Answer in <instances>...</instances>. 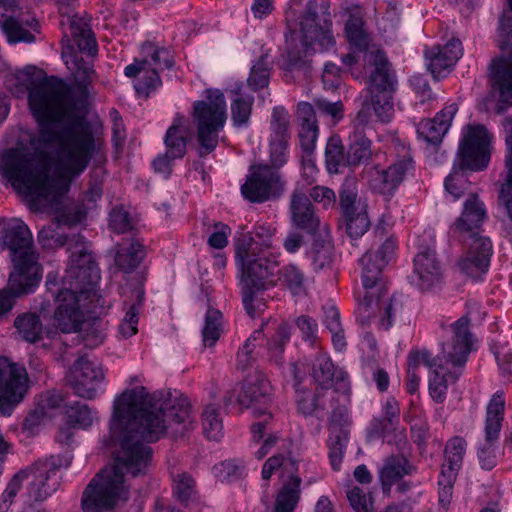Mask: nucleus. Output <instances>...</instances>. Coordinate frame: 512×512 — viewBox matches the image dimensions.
I'll use <instances>...</instances> for the list:
<instances>
[{
  "label": "nucleus",
  "mask_w": 512,
  "mask_h": 512,
  "mask_svg": "<svg viewBox=\"0 0 512 512\" xmlns=\"http://www.w3.org/2000/svg\"><path fill=\"white\" fill-rule=\"evenodd\" d=\"M38 241L44 248L68 246L71 254L63 288L55 296L53 323L63 333L80 331L85 313H95L101 299L97 292L100 270L94 257L79 234L67 236L52 228H43L38 233Z\"/></svg>",
  "instance_id": "nucleus-3"
},
{
  "label": "nucleus",
  "mask_w": 512,
  "mask_h": 512,
  "mask_svg": "<svg viewBox=\"0 0 512 512\" xmlns=\"http://www.w3.org/2000/svg\"><path fill=\"white\" fill-rule=\"evenodd\" d=\"M60 463L57 458L50 457L38 460L31 466L20 470L25 473L27 494L30 499L43 501L51 496L59 487L58 470Z\"/></svg>",
  "instance_id": "nucleus-18"
},
{
  "label": "nucleus",
  "mask_w": 512,
  "mask_h": 512,
  "mask_svg": "<svg viewBox=\"0 0 512 512\" xmlns=\"http://www.w3.org/2000/svg\"><path fill=\"white\" fill-rule=\"evenodd\" d=\"M457 475H453V473H443L440 472L438 485H439V491H438V500L440 506L447 510L453 495V485L456 480Z\"/></svg>",
  "instance_id": "nucleus-61"
},
{
  "label": "nucleus",
  "mask_w": 512,
  "mask_h": 512,
  "mask_svg": "<svg viewBox=\"0 0 512 512\" xmlns=\"http://www.w3.org/2000/svg\"><path fill=\"white\" fill-rule=\"evenodd\" d=\"M104 377V371L98 363L87 357H80L71 368L69 381L76 395L93 399Z\"/></svg>",
  "instance_id": "nucleus-23"
},
{
  "label": "nucleus",
  "mask_w": 512,
  "mask_h": 512,
  "mask_svg": "<svg viewBox=\"0 0 512 512\" xmlns=\"http://www.w3.org/2000/svg\"><path fill=\"white\" fill-rule=\"evenodd\" d=\"M224 406L233 413H241L251 407L252 400L249 393H246V383L235 386L227 391L223 397Z\"/></svg>",
  "instance_id": "nucleus-48"
},
{
  "label": "nucleus",
  "mask_w": 512,
  "mask_h": 512,
  "mask_svg": "<svg viewBox=\"0 0 512 512\" xmlns=\"http://www.w3.org/2000/svg\"><path fill=\"white\" fill-rule=\"evenodd\" d=\"M192 116L197 129L199 156L205 157L217 147L219 132L227 120L224 94L218 89H208L205 100L194 102Z\"/></svg>",
  "instance_id": "nucleus-7"
},
{
  "label": "nucleus",
  "mask_w": 512,
  "mask_h": 512,
  "mask_svg": "<svg viewBox=\"0 0 512 512\" xmlns=\"http://www.w3.org/2000/svg\"><path fill=\"white\" fill-rule=\"evenodd\" d=\"M505 131V169L502 177L503 182L499 192V202L505 207L510 220L512 221V116L503 120Z\"/></svg>",
  "instance_id": "nucleus-31"
},
{
  "label": "nucleus",
  "mask_w": 512,
  "mask_h": 512,
  "mask_svg": "<svg viewBox=\"0 0 512 512\" xmlns=\"http://www.w3.org/2000/svg\"><path fill=\"white\" fill-rule=\"evenodd\" d=\"M371 144V141L361 131H355L350 136V144L346 155L347 164L357 166L367 162L373 156L377 158L379 154L372 150Z\"/></svg>",
  "instance_id": "nucleus-35"
},
{
  "label": "nucleus",
  "mask_w": 512,
  "mask_h": 512,
  "mask_svg": "<svg viewBox=\"0 0 512 512\" xmlns=\"http://www.w3.org/2000/svg\"><path fill=\"white\" fill-rule=\"evenodd\" d=\"M363 289L364 294L359 298L356 309L357 322L362 326H368L372 319H376L379 329L389 330L402 312L401 301L388 295L387 282L385 290L381 292L373 289L372 293H368L367 288Z\"/></svg>",
  "instance_id": "nucleus-13"
},
{
  "label": "nucleus",
  "mask_w": 512,
  "mask_h": 512,
  "mask_svg": "<svg viewBox=\"0 0 512 512\" xmlns=\"http://www.w3.org/2000/svg\"><path fill=\"white\" fill-rule=\"evenodd\" d=\"M276 228L260 224L254 237L242 235L235 242V261L241 270L242 285L263 287L274 283V270L280 264L281 253L275 250Z\"/></svg>",
  "instance_id": "nucleus-4"
},
{
  "label": "nucleus",
  "mask_w": 512,
  "mask_h": 512,
  "mask_svg": "<svg viewBox=\"0 0 512 512\" xmlns=\"http://www.w3.org/2000/svg\"><path fill=\"white\" fill-rule=\"evenodd\" d=\"M65 414L67 422L74 428L86 429L90 427L94 421V414L90 408L81 402L67 404Z\"/></svg>",
  "instance_id": "nucleus-46"
},
{
  "label": "nucleus",
  "mask_w": 512,
  "mask_h": 512,
  "mask_svg": "<svg viewBox=\"0 0 512 512\" xmlns=\"http://www.w3.org/2000/svg\"><path fill=\"white\" fill-rule=\"evenodd\" d=\"M185 122V116L177 113L164 136L165 152L171 158L181 159L186 154L188 137Z\"/></svg>",
  "instance_id": "nucleus-33"
},
{
  "label": "nucleus",
  "mask_w": 512,
  "mask_h": 512,
  "mask_svg": "<svg viewBox=\"0 0 512 512\" xmlns=\"http://www.w3.org/2000/svg\"><path fill=\"white\" fill-rule=\"evenodd\" d=\"M325 162L330 173H338L341 166H345L344 147L337 136L329 138L325 149Z\"/></svg>",
  "instance_id": "nucleus-50"
},
{
  "label": "nucleus",
  "mask_w": 512,
  "mask_h": 512,
  "mask_svg": "<svg viewBox=\"0 0 512 512\" xmlns=\"http://www.w3.org/2000/svg\"><path fill=\"white\" fill-rule=\"evenodd\" d=\"M109 226L117 234H124L133 229L132 219L122 206H116L109 215Z\"/></svg>",
  "instance_id": "nucleus-59"
},
{
  "label": "nucleus",
  "mask_w": 512,
  "mask_h": 512,
  "mask_svg": "<svg viewBox=\"0 0 512 512\" xmlns=\"http://www.w3.org/2000/svg\"><path fill=\"white\" fill-rule=\"evenodd\" d=\"M290 115L285 107L276 106L272 110L270 121V139H290Z\"/></svg>",
  "instance_id": "nucleus-47"
},
{
  "label": "nucleus",
  "mask_w": 512,
  "mask_h": 512,
  "mask_svg": "<svg viewBox=\"0 0 512 512\" xmlns=\"http://www.w3.org/2000/svg\"><path fill=\"white\" fill-rule=\"evenodd\" d=\"M296 325L301 331V337L304 342L308 343L311 347L318 349L321 347L318 337V324L315 319L302 315L296 319Z\"/></svg>",
  "instance_id": "nucleus-55"
},
{
  "label": "nucleus",
  "mask_w": 512,
  "mask_h": 512,
  "mask_svg": "<svg viewBox=\"0 0 512 512\" xmlns=\"http://www.w3.org/2000/svg\"><path fill=\"white\" fill-rule=\"evenodd\" d=\"M246 393H249L252 403L266 404L270 395V383L263 377H257L255 380L245 381Z\"/></svg>",
  "instance_id": "nucleus-57"
},
{
  "label": "nucleus",
  "mask_w": 512,
  "mask_h": 512,
  "mask_svg": "<svg viewBox=\"0 0 512 512\" xmlns=\"http://www.w3.org/2000/svg\"><path fill=\"white\" fill-rule=\"evenodd\" d=\"M415 471V466L403 454L386 457L380 469V480L383 489L389 490L404 476L412 475Z\"/></svg>",
  "instance_id": "nucleus-32"
},
{
  "label": "nucleus",
  "mask_w": 512,
  "mask_h": 512,
  "mask_svg": "<svg viewBox=\"0 0 512 512\" xmlns=\"http://www.w3.org/2000/svg\"><path fill=\"white\" fill-rule=\"evenodd\" d=\"M487 217L484 203L475 193L466 198L461 215L450 227L452 237L466 242L468 238L482 237L478 229Z\"/></svg>",
  "instance_id": "nucleus-24"
},
{
  "label": "nucleus",
  "mask_w": 512,
  "mask_h": 512,
  "mask_svg": "<svg viewBox=\"0 0 512 512\" xmlns=\"http://www.w3.org/2000/svg\"><path fill=\"white\" fill-rule=\"evenodd\" d=\"M283 189V182L277 170L267 164L251 167L250 175L241 187L243 196L255 203H262L277 195Z\"/></svg>",
  "instance_id": "nucleus-19"
},
{
  "label": "nucleus",
  "mask_w": 512,
  "mask_h": 512,
  "mask_svg": "<svg viewBox=\"0 0 512 512\" xmlns=\"http://www.w3.org/2000/svg\"><path fill=\"white\" fill-rule=\"evenodd\" d=\"M345 36L350 50L341 60L354 78H360L367 72V68L387 60L385 53L371 44L360 12L349 15L345 23Z\"/></svg>",
  "instance_id": "nucleus-8"
},
{
  "label": "nucleus",
  "mask_w": 512,
  "mask_h": 512,
  "mask_svg": "<svg viewBox=\"0 0 512 512\" xmlns=\"http://www.w3.org/2000/svg\"><path fill=\"white\" fill-rule=\"evenodd\" d=\"M26 472H17L7 484L6 489L0 497V512H8L14 498L21 490Z\"/></svg>",
  "instance_id": "nucleus-56"
},
{
  "label": "nucleus",
  "mask_w": 512,
  "mask_h": 512,
  "mask_svg": "<svg viewBox=\"0 0 512 512\" xmlns=\"http://www.w3.org/2000/svg\"><path fill=\"white\" fill-rule=\"evenodd\" d=\"M467 442L460 436H454L447 441L444 450V463L441 472L457 475L463 464Z\"/></svg>",
  "instance_id": "nucleus-36"
},
{
  "label": "nucleus",
  "mask_w": 512,
  "mask_h": 512,
  "mask_svg": "<svg viewBox=\"0 0 512 512\" xmlns=\"http://www.w3.org/2000/svg\"><path fill=\"white\" fill-rule=\"evenodd\" d=\"M3 233V243L11 251L14 262L12 273L40 280V266L32 251V234L28 226L20 219H12Z\"/></svg>",
  "instance_id": "nucleus-12"
},
{
  "label": "nucleus",
  "mask_w": 512,
  "mask_h": 512,
  "mask_svg": "<svg viewBox=\"0 0 512 512\" xmlns=\"http://www.w3.org/2000/svg\"><path fill=\"white\" fill-rule=\"evenodd\" d=\"M30 379L26 368L0 356V413L10 416L26 397Z\"/></svg>",
  "instance_id": "nucleus-14"
},
{
  "label": "nucleus",
  "mask_w": 512,
  "mask_h": 512,
  "mask_svg": "<svg viewBox=\"0 0 512 512\" xmlns=\"http://www.w3.org/2000/svg\"><path fill=\"white\" fill-rule=\"evenodd\" d=\"M348 443V433L343 429L331 430L328 439V456L333 470L338 471L341 467L346 445Z\"/></svg>",
  "instance_id": "nucleus-44"
},
{
  "label": "nucleus",
  "mask_w": 512,
  "mask_h": 512,
  "mask_svg": "<svg viewBox=\"0 0 512 512\" xmlns=\"http://www.w3.org/2000/svg\"><path fill=\"white\" fill-rule=\"evenodd\" d=\"M458 111L455 103L446 105L433 119L422 120L417 125V133L427 143L438 145L447 133L451 122Z\"/></svg>",
  "instance_id": "nucleus-29"
},
{
  "label": "nucleus",
  "mask_w": 512,
  "mask_h": 512,
  "mask_svg": "<svg viewBox=\"0 0 512 512\" xmlns=\"http://www.w3.org/2000/svg\"><path fill=\"white\" fill-rule=\"evenodd\" d=\"M470 319L463 316L451 324L443 341L444 363L435 368L429 380V393L434 401L442 403L448 386L463 374L468 357L474 349V337L469 329Z\"/></svg>",
  "instance_id": "nucleus-5"
},
{
  "label": "nucleus",
  "mask_w": 512,
  "mask_h": 512,
  "mask_svg": "<svg viewBox=\"0 0 512 512\" xmlns=\"http://www.w3.org/2000/svg\"><path fill=\"white\" fill-rule=\"evenodd\" d=\"M274 283L265 284L263 287L243 285L242 300L246 312L253 317L256 312L254 306L255 293L260 290H266L278 284L288 289L293 295H300L305 293L307 287V279L303 270L294 265L288 264L283 266L278 271V275L274 273Z\"/></svg>",
  "instance_id": "nucleus-22"
},
{
  "label": "nucleus",
  "mask_w": 512,
  "mask_h": 512,
  "mask_svg": "<svg viewBox=\"0 0 512 512\" xmlns=\"http://www.w3.org/2000/svg\"><path fill=\"white\" fill-rule=\"evenodd\" d=\"M173 64V56L168 49L145 42L141 46V58L126 66L124 74L129 78H137L135 90L138 95L147 98L161 87L160 72L170 69Z\"/></svg>",
  "instance_id": "nucleus-9"
},
{
  "label": "nucleus",
  "mask_w": 512,
  "mask_h": 512,
  "mask_svg": "<svg viewBox=\"0 0 512 512\" xmlns=\"http://www.w3.org/2000/svg\"><path fill=\"white\" fill-rule=\"evenodd\" d=\"M296 463L290 458H284L283 455H274L270 457L263 465L262 478L269 480L277 469H282L286 472H292L295 469Z\"/></svg>",
  "instance_id": "nucleus-60"
},
{
  "label": "nucleus",
  "mask_w": 512,
  "mask_h": 512,
  "mask_svg": "<svg viewBox=\"0 0 512 512\" xmlns=\"http://www.w3.org/2000/svg\"><path fill=\"white\" fill-rule=\"evenodd\" d=\"M359 79H368L373 110L380 121L388 122L393 113L394 92V81L389 73L388 60L367 68V72Z\"/></svg>",
  "instance_id": "nucleus-16"
},
{
  "label": "nucleus",
  "mask_w": 512,
  "mask_h": 512,
  "mask_svg": "<svg viewBox=\"0 0 512 512\" xmlns=\"http://www.w3.org/2000/svg\"><path fill=\"white\" fill-rule=\"evenodd\" d=\"M203 430L208 439L219 440L223 435V424L218 408L209 404L202 413Z\"/></svg>",
  "instance_id": "nucleus-49"
},
{
  "label": "nucleus",
  "mask_w": 512,
  "mask_h": 512,
  "mask_svg": "<svg viewBox=\"0 0 512 512\" xmlns=\"http://www.w3.org/2000/svg\"><path fill=\"white\" fill-rule=\"evenodd\" d=\"M0 28L10 43H31L35 36L22 26V23L12 16L2 14L0 16Z\"/></svg>",
  "instance_id": "nucleus-43"
},
{
  "label": "nucleus",
  "mask_w": 512,
  "mask_h": 512,
  "mask_svg": "<svg viewBox=\"0 0 512 512\" xmlns=\"http://www.w3.org/2000/svg\"><path fill=\"white\" fill-rule=\"evenodd\" d=\"M222 314L219 310L208 309L205 317V324L202 330L203 344L206 347L215 345L221 335Z\"/></svg>",
  "instance_id": "nucleus-51"
},
{
  "label": "nucleus",
  "mask_w": 512,
  "mask_h": 512,
  "mask_svg": "<svg viewBox=\"0 0 512 512\" xmlns=\"http://www.w3.org/2000/svg\"><path fill=\"white\" fill-rule=\"evenodd\" d=\"M40 280L11 273L6 287L0 290V318L10 312L16 299L33 292Z\"/></svg>",
  "instance_id": "nucleus-30"
},
{
  "label": "nucleus",
  "mask_w": 512,
  "mask_h": 512,
  "mask_svg": "<svg viewBox=\"0 0 512 512\" xmlns=\"http://www.w3.org/2000/svg\"><path fill=\"white\" fill-rule=\"evenodd\" d=\"M459 169H454L445 179V190L458 200L469 189L470 183L463 170L480 171L490 161V136L483 125L469 126L459 150Z\"/></svg>",
  "instance_id": "nucleus-6"
},
{
  "label": "nucleus",
  "mask_w": 512,
  "mask_h": 512,
  "mask_svg": "<svg viewBox=\"0 0 512 512\" xmlns=\"http://www.w3.org/2000/svg\"><path fill=\"white\" fill-rule=\"evenodd\" d=\"M509 9L504 10L499 21L498 46L501 50H510L507 57H500L491 64L490 82L498 93L496 113L503 114L512 106V0H508Z\"/></svg>",
  "instance_id": "nucleus-11"
},
{
  "label": "nucleus",
  "mask_w": 512,
  "mask_h": 512,
  "mask_svg": "<svg viewBox=\"0 0 512 512\" xmlns=\"http://www.w3.org/2000/svg\"><path fill=\"white\" fill-rule=\"evenodd\" d=\"M270 71L267 56H262L251 68L247 80L249 87L254 91L266 88L270 81Z\"/></svg>",
  "instance_id": "nucleus-52"
},
{
  "label": "nucleus",
  "mask_w": 512,
  "mask_h": 512,
  "mask_svg": "<svg viewBox=\"0 0 512 512\" xmlns=\"http://www.w3.org/2000/svg\"><path fill=\"white\" fill-rule=\"evenodd\" d=\"M292 373L295 379V389L297 392V406L298 410L305 416L312 415L317 409H324L325 404L321 401L324 395H318V389L315 388L314 394L301 392L300 384L302 379L300 377V370L298 364H293Z\"/></svg>",
  "instance_id": "nucleus-39"
},
{
  "label": "nucleus",
  "mask_w": 512,
  "mask_h": 512,
  "mask_svg": "<svg viewBox=\"0 0 512 512\" xmlns=\"http://www.w3.org/2000/svg\"><path fill=\"white\" fill-rule=\"evenodd\" d=\"M396 250L397 240L390 236L376 250L370 249L361 257L362 285L368 289V293H372L373 289L380 292L385 290L386 280L382 271L395 258Z\"/></svg>",
  "instance_id": "nucleus-17"
},
{
  "label": "nucleus",
  "mask_w": 512,
  "mask_h": 512,
  "mask_svg": "<svg viewBox=\"0 0 512 512\" xmlns=\"http://www.w3.org/2000/svg\"><path fill=\"white\" fill-rule=\"evenodd\" d=\"M450 328L451 325L444 329V335L442 336L441 341V352L439 355L433 356L432 352L425 348L420 350H411L408 354L407 365L417 370L420 365H424L432 370V373L435 372V368H437L438 365L444 363L445 359L443 357V341L446 339L447 331Z\"/></svg>",
  "instance_id": "nucleus-41"
},
{
  "label": "nucleus",
  "mask_w": 512,
  "mask_h": 512,
  "mask_svg": "<svg viewBox=\"0 0 512 512\" xmlns=\"http://www.w3.org/2000/svg\"><path fill=\"white\" fill-rule=\"evenodd\" d=\"M310 201L320 204L324 209L333 208L336 205L335 192L326 186L316 185L309 191Z\"/></svg>",
  "instance_id": "nucleus-63"
},
{
  "label": "nucleus",
  "mask_w": 512,
  "mask_h": 512,
  "mask_svg": "<svg viewBox=\"0 0 512 512\" xmlns=\"http://www.w3.org/2000/svg\"><path fill=\"white\" fill-rule=\"evenodd\" d=\"M371 432L375 436L383 438L388 444H395L399 450H403L407 444L405 429L397 428L394 420L384 417L374 420Z\"/></svg>",
  "instance_id": "nucleus-37"
},
{
  "label": "nucleus",
  "mask_w": 512,
  "mask_h": 512,
  "mask_svg": "<svg viewBox=\"0 0 512 512\" xmlns=\"http://www.w3.org/2000/svg\"><path fill=\"white\" fill-rule=\"evenodd\" d=\"M414 170V163L410 156H403L387 168L375 165L369 172L368 184L377 194L391 198L405 178Z\"/></svg>",
  "instance_id": "nucleus-21"
},
{
  "label": "nucleus",
  "mask_w": 512,
  "mask_h": 512,
  "mask_svg": "<svg viewBox=\"0 0 512 512\" xmlns=\"http://www.w3.org/2000/svg\"><path fill=\"white\" fill-rule=\"evenodd\" d=\"M167 418L180 426L175 429L177 434L194 427L187 399L167 403L143 386L127 389L115 399L109 432V444L115 447L114 464L100 470L85 488L81 499L84 512H106L127 499L125 475L147 472L153 455L149 443L166 434L170 427Z\"/></svg>",
  "instance_id": "nucleus-2"
},
{
  "label": "nucleus",
  "mask_w": 512,
  "mask_h": 512,
  "mask_svg": "<svg viewBox=\"0 0 512 512\" xmlns=\"http://www.w3.org/2000/svg\"><path fill=\"white\" fill-rule=\"evenodd\" d=\"M414 283L421 290H429L443 278L442 267L432 249L419 252L414 258Z\"/></svg>",
  "instance_id": "nucleus-26"
},
{
  "label": "nucleus",
  "mask_w": 512,
  "mask_h": 512,
  "mask_svg": "<svg viewBox=\"0 0 512 512\" xmlns=\"http://www.w3.org/2000/svg\"><path fill=\"white\" fill-rule=\"evenodd\" d=\"M466 254L459 260V268L474 280L481 279L487 273L492 256V244L489 238H468Z\"/></svg>",
  "instance_id": "nucleus-25"
},
{
  "label": "nucleus",
  "mask_w": 512,
  "mask_h": 512,
  "mask_svg": "<svg viewBox=\"0 0 512 512\" xmlns=\"http://www.w3.org/2000/svg\"><path fill=\"white\" fill-rule=\"evenodd\" d=\"M19 335L29 343H35L42 338V322L35 313L18 316L14 323Z\"/></svg>",
  "instance_id": "nucleus-42"
},
{
  "label": "nucleus",
  "mask_w": 512,
  "mask_h": 512,
  "mask_svg": "<svg viewBox=\"0 0 512 512\" xmlns=\"http://www.w3.org/2000/svg\"><path fill=\"white\" fill-rule=\"evenodd\" d=\"M144 257L143 245L132 241L128 245H120L116 256V266L125 273L134 271Z\"/></svg>",
  "instance_id": "nucleus-40"
},
{
  "label": "nucleus",
  "mask_w": 512,
  "mask_h": 512,
  "mask_svg": "<svg viewBox=\"0 0 512 512\" xmlns=\"http://www.w3.org/2000/svg\"><path fill=\"white\" fill-rule=\"evenodd\" d=\"M105 330L106 323L100 318H95L91 323H87L86 328L83 329L85 345L96 347L102 344L106 336Z\"/></svg>",
  "instance_id": "nucleus-58"
},
{
  "label": "nucleus",
  "mask_w": 512,
  "mask_h": 512,
  "mask_svg": "<svg viewBox=\"0 0 512 512\" xmlns=\"http://www.w3.org/2000/svg\"><path fill=\"white\" fill-rule=\"evenodd\" d=\"M301 478L297 475H291L283 483L281 489L277 492L272 512H295L300 500Z\"/></svg>",
  "instance_id": "nucleus-34"
},
{
  "label": "nucleus",
  "mask_w": 512,
  "mask_h": 512,
  "mask_svg": "<svg viewBox=\"0 0 512 512\" xmlns=\"http://www.w3.org/2000/svg\"><path fill=\"white\" fill-rule=\"evenodd\" d=\"M28 105L39 126L38 142L56 146V171H52L48 153H31L23 145L3 152L0 169L30 208L42 211L58 204L71 181L87 169L93 157L102 154L104 140L87 121H76L60 131L51 127L76 109L70 87L61 80L46 78L31 85Z\"/></svg>",
  "instance_id": "nucleus-1"
},
{
  "label": "nucleus",
  "mask_w": 512,
  "mask_h": 512,
  "mask_svg": "<svg viewBox=\"0 0 512 512\" xmlns=\"http://www.w3.org/2000/svg\"><path fill=\"white\" fill-rule=\"evenodd\" d=\"M310 376L318 389V395H325L330 391L331 398L340 394L348 399L350 394V381L348 373L336 366L327 351L319 347L310 369Z\"/></svg>",
  "instance_id": "nucleus-15"
},
{
  "label": "nucleus",
  "mask_w": 512,
  "mask_h": 512,
  "mask_svg": "<svg viewBox=\"0 0 512 512\" xmlns=\"http://www.w3.org/2000/svg\"><path fill=\"white\" fill-rule=\"evenodd\" d=\"M72 36L80 52H86L89 56L97 53V43L92 30L87 26L72 25Z\"/></svg>",
  "instance_id": "nucleus-53"
},
{
  "label": "nucleus",
  "mask_w": 512,
  "mask_h": 512,
  "mask_svg": "<svg viewBox=\"0 0 512 512\" xmlns=\"http://www.w3.org/2000/svg\"><path fill=\"white\" fill-rule=\"evenodd\" d=\"M297 25L301 34L304 56L315 51L327 50L336 43L332 30L330 0H308Z\"/></svg>",
  "instance_id": "nucleus-10"
},
{
  "label": "nucleus",
  "mask_w": 512,
  "mask_h": 512,
  "mask_svg": "<svg viewBox=\"0 0 512 512\" xmlns=\"http://www.w3.org/2000/svg\"><path fill=\"white\" fill-rule=\"evenodd\" d=\"M428 68L433 76L453 67L462 55V44L458 39H451L445 45H436L424 50Z\"/></svg>",
  "instance_id": "nucleus-28"
},
{
  "label": "nucleus",
  "mask_w": 512,
  "mask_h": 512,
  "mask_svg": "<svg viewBox=\"0 0 512 512\" xmlns=\"http://www.w3.org/2000/svg\"><path fill=\"white\" fill-rule=\"evenodd\" d=\"M235 98L231 102V118L236 127L247 126L252 113L254 103L253 96H244L235 92Z\"/></svg>",
  "instance_id": "nucleus-45"
},
{
  "label": "nucleus",
  "mask_w": 512,
  "mask_h": 512,
  "mask_svg": "<svg viewBox=\"0 0 512 512\" xmlns=\"http://www.w3.org/2000/svg\"><path fill=\"white\" fill-rule=\"evenodd\" d=\"M174 494L181 502H187L195 493V481L186 474H178L174 479Z\"/></svg>",
  "instance_id": "nucleus-62"
},
{
  "label": "nucleus",
  "mask_w": 512,
  "mask_h": 512,
  "mask_svg": "<svg viewBox=\"0 0 512 512\" xmlns=\"http://www.w3.org/2000/svg\"><path fill=\"white\" fill-rule=\"evenodd\" d=\"M288 145L289 140L270 139V161L275 170L287 162Z\"/></svg>",
  "instance_id": "nucleus-64"
},
{
  "label": "nucleus",
  "mask_w": 512,
  "mask_h": 512,
  "mask_svg": "<svg viewBox=\"0 0 512 512\" xmlns=\"http://www.w3.org/2000/svg\"><path fill=\"white\" fill-rule=\"evenodd\" d=\"M505 399L504 392H495L487 405L485 437L486 445L478 454L480 465L483 469L491 470L497 464V456L494 442L498 439L504 418Z\"/></svg>",
  "instance_id": "nucleus-20"
},
{
  "label": "nucleus",
  "mask_w": 512,
  "mask_h": 512,
  "mask_svg": "<svg viewBox=\"0 0 512 512\" xmlns=\"http://www.w3.org/2000/svg\"><path fill=\"white\" fill-rule=\"evenodd\" d=\"M343 217L346 222V231L351 238L361 237L370 226L365 208L351 212L350 215H343Z\"/></svg>",
  "instance_id": "nucleus-54"
},
{
  "label": "nucleus",
  "mask_w": 512,
  "mask_h": 512,
  "mask_svg": "<svg viewBox=\"0 0 512 512\" xmlns=\"http://www.w3.org/2000/svg\"><path fill=\"white\" fill-rule=\"evenodd\" d=\"M63 58L67 67L74 75L76 83L83 88H86L93 82L96 72L93 69V63L90 60H84L78 53L63 52Z\"/></svg>",
  "instance_id": "nucleus-38"
},
{
  "label": "nucleus",
  "mask_w": 512,
  "mask_h": 512,
  "mask_svg": "<svg viewBox=\"0 0 512 512\" xmlns=\"http://www.w3.org/2000/svg\"><path fill=\"white\" fill-rule=\"evenodd\" d=\"M292 223L299 229L314 233L319 227L320 219L315 213L314 206L306 193L296 188L290 199Z\"/></svg>",
  "instance_id": "nucleus-27"
}]
</instances>
